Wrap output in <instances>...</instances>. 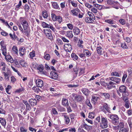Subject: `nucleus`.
<instances>
[{
    "label": "nucleus",
    "mask_w": 132,
    "mask_h": 132,
    "mask_svg": "<svg viewBox=\"0 0 132 132\" xmlns=\"http://www.w3.org/2000/svg\"><path fill=\"white\" fill-rule=\"evenodd\" d=\"M127 88L124 85H122L119 87V90L121 93H122V97L124 98L125 97L129 95L128 92L126 91Z\"/></svg>",
    "instance_id": "nucleus-1"
},
{
    "label": "nucleus",
    "mask_w": 132,
    "mask_h": 132,
    "mask_svg": "<svg viewBox=\"0 0 132 132\" xmlns=\"http://www.w3.org/2000/svg\"><path fill=\"white\" fill-rule=\"evenodd\" d=\"M2 73L4 75L5 79L7 81H9L10 76L12 75L11 72L9 68H7V70L3 71Z\"/></svg>",
    "instance_id": "nucleus-2"
},
{
    "label": "nucleus",
    "mask_w": 132,
    "mask_h": 132,
    "mask_svg": "<svg viewBox=\"0 0 132 132\" xmlns=\"http://www.w3.org/2000/svg\"><path fill=\"white\" fill-rule=\"evenodd\" d=\"M73 95L74 97V100L75 102H82L84 99L83 96L75 94H73Z\"/></svg>",
    "instance_id": "nucleus-3"
},
{
    "label": "nucleus",
    "mask_w": 132,
    "mask_h": 132,
    "mask_svg": "<svg viewBox=\"0 0 132 132\" xmlns=\"http://www.w3.org/2000/svg\"><path fill=\"white\" fill-rule=\"evenodd\" d=\"M101 122L100 126L102 128H104L108 127V121L106 118L102 117L101 119Z\"/></svg>",
    "instance_id": "nucleus-4"
},
{
    "label": "nucleus",
    "mask_w": 132,
    "mask_h": 132,
    "mask_svg": "<svg viewBox=\"0 0 132 132\" xmlns=\"http://www.w3.org/2000/svg\"><path fill=\"white\" fill-rule=\"evenodd\" d=\"M110 118L112 120V123L114 125H117L118 123L119 118L116 114H110Z\"/></svg>",
    "instance_id": "nucleus-5"
},
{
    "label": "nucleus",
    "mask_w": 132,
    "mask_h": 132,
    "mask_svg": "<svg viewBox=\"0 0 132 132\" xmlns=\"http://www.w3.org/2000/svg\"><path fill=\"white\" fill-rule=\"evenodd\" d=\"M20 21L23 26L24 30H26L28 26V23L23 17H21L20 19Z\"/></svg>",
    "instance_id": "nucleus-6"
},
{
    "label": "nucleus",
    "mask_w": 132,
    "mask_h": 132,
    "mask_svg": "<svg viewBox=\"0 0 132 132\" xmlns=\"http://www.w3.org/2000/svg\"><path fill=\"white\" fill-rule=\"evenodd\" d=\"M44 32L48 39L51 41L53 40V37L51 34V31L50 29H45L44 30Z\"/></svg>",
    "instance_id": "nucleus-7"
},
{
    "label": "nucleus",
    "mask_w": 132,
    "mask_h": 132,
    "mask_svg": "<svg viewBox=\"0 0 132 132\" xmlns=\"http://www.w3.org/2000/svg\"><path fill=\"white\" fill-rule=\"evenodd\" d=\"M64 49L67 52H70L72 50V46L69 44H65L63 46Z\"/></svg>",
    "instance_id": "nucleus-8"
},
{
    "label": "nucleus",
    "mask_w": 132,
    "mask_h": 132,
    "mask_svg": "<svg viewBox=\"0 0 132 132\" xmlns=\"http://www.w3.org/2000/svg\"><path fill=\"white\" fill-rule=\"evenodd\" d=\"M37 86L39 87H42L44 85L43 81L40 79H37L35 80Z\"/></svg>",
    "instance_id": "nucleus-9"
},
{
    "label": "nucleus",
    "mask_w": 132,
    "mask_h": 132,
    "mask_svg": "<svg viewBox=\"0 0 132 132\" xmlns=\"http://www.w3.org/2000/svg\"><path fill=\"white\" fill-rule=\"evenodd\" d=\"M103 106L102 108H103V109H102V111L105 113H106V111L104 110V108L105 110L109 113H111L110 109V108L108 106L107 104L105 103L103 105Z\"/></svg>",
    "instance_id": "nucleus-10"
},
{
    "label": "nucleus",
    "mask_w": 132,
    "mask_h": 132,
    "mask_svg": "<svg viewBox=\"0 0 132 132\" xmlns=\"http://www.w3.org/2000/svg\"><path fill=\"white\" fill-rule=\"evenodd\" d=\"M99 45H97L96 48V51L97 53L100 55H102L103 51V49L102 47L99 46Z\"/></svg>",
    "instance_id": "nucleus-11"
},
{
    "label": "nucleus",
    "mask_w": 132,
    "mask_h": 132,
    "mask_svg": "<svg viewBox=\"0 0 132 132\" xmlns=\"http://www.w3.org/2000/svg\"><path fill=\"white\" fill-rule=\"evenodd\" d=\"M50 77L51 78L56 79L58 77V75L56 72L52 71L50 74Z\"/></svg>",
    "instance_id": "nucleus-12"
},
{
    "label": "nucleus",
    "mask_w": 132,
    "mask_h": 132,
    "mask_svg": "<svg viewBox=\"0 0 132 132\" xmlns=\"http://www.w3.org/2000/svg\"><path fill=\"white\" fill-rule=\"evenodd\" d=\"M109 79L111 81L116 82L117 84H119L120 81V79L118 77H111L109 78Z\"/></svg>",
    "instance_id": "nucleus-13"
},
{
    "label": "nucleus",
    "mask_w": 132,
    "mask_h": 132,
    "mask_svg": "<svg viewBox=\"0 0 132 132\" xmlns=\"http://www.w3.org/2000/svg\"><path fill=\"white\" fill-rule=\"evenodd\" d=\"M71 12L74 15L78 16V13L80 11L78 8H77L71 10Z\"/></svg>",
    "instance_id": "nucleus-14"
},
{
    "label": "nucleus",
    "mask_w": 132,
    "mask_h": 132,
    "mask_svg": "<svg viewBox=\"0 0 132 132\" xmlns=\"http://www.w3.org/2000/svg\"><path fill=\"white\" fill-rule=\"evenodd\" d=\"M9 35L11 39L13 40L18 41L19 40V39L17 36L15 35V33H14L13 35L10 33Z\"/></svg>",
    "instance_id": "nucleus-15"
},
{
    "label": "nucleus",
    "mask_w": 132,
    "mask_h": 132,
    "mask_svg": "<svg viewBox=\"0 0 132 132\" xmlns=\"http://www.w3.org/2000/svg\"><path fill=\"white\" fill-rule=\"evenodd\" d=\"M99 99V97L94 96H92L91 100L94 104L95 105L97 103V101Z\"/></svg>",
    "instance_id": "nucleus-16"
},
{
    "label": "nucleus",
    "mask_w": 132,
    "mask_h": 132,
    "mask_svg": "<svg viewBox=\"0 0 132 132\" xmlns=\"http://www.w3.org/2000/svg\"><path fill=\"white\" fill-rule=\"evenodd\" d=\"M62 104L65 106L68 107L69 106V103L67 99L63 98L62 100Z\"/></svg>",
    "instance_id": "nucleus-17"
},
{
    "label": "nucleus",
    "mask_w": 132,
    "mask_h": 132,
    "mask_svg": "<svg viewBox=\"0 0 132 132\" xmlns=\"http://www.w3.org/2000/svg\"><path fill=\"white\" fill-rule=\"evenodd\" d=\"M95 19L92 18L91 17H86L85 18V21L87 23H91L93 22L94 20Z\"/></svg>",
    "instance_id": "nucleus-18"
},
{
    "label": "nucleus",
    "mask_w": 132,
    "mask_h": 132,
    "mask_svg": "<svg viewBox=\"0 0 132 132\" xmlns=\"http://www.w3.org/2000/svg\"><path fill=\"white\" fill-rule=\"evenodd\" d=\"M65 35L66 36L69 38H72L73 37L72 31L70 30L66 31L65 33Z\"/></svg>",
    "instance_id": "nucleus-19"
},
{
    "label": "nucleus",
    "mask_w": 132,
    "mask_h": 132,
    "mask_svg": "<svg viewBox=\"0 0 132 132\" xmlns=\"http://www.w3.org/2000/svg\"><path fill=\"white\" fill-rule=\"evenodd\" d=\"M29 102L31 106H34L36 105L37 101L34 98H31L29 100Z\"/></svg>",
    "instance_id": "nucleus-20"
},
{
    "label": "nucleus",
    "mask_w": 132,
    "mask_h": 132,
    "mask_svg": "<svg viewBox=\"0 0 132 132\" xmlns=\"http://www.w3.org/2000/svg\"><path fill=\"white\" fill-rule=\"evenodd\" d=\"M19 52L21 56L23 55L26 53V50L25 48L24 47L20 48L19 50Z\"/></svg>",
    "instance_id": "nucleus-21"
},
{
    "label": "nucleus",
    "mask_w": 132,
    "mask_h": 132,
    "mask_svg": "<svg viewBox=\"0 0 132 132\" xmlns=\"http://www.w3.org/2000/svg\"><path fill=\"white\" fill-rule=\"evenodd\" d=\"M6 66V64L5 62L2 61H0V67H2V70L3 71H5Z\"/></svg>",
    "instance_id": "nucleus-22"
},
{
    "label": "nucleus",
    "mask_w": 132,
    "mask_h": 132,
    "mask_svg": "<svg viewBox=\"0 0 132 132\" xmlns=\"http://www.w3.org/2000/svg\"><path fill=\"white\" fill-rule=\"evenodd\" d=\"M0 122L1 125L3 127L5 128V126L6 124V121L5 119L2 118H0Z\"/></svg>",
    "instance_id": "nucleus-23"
},
{
    "label": "nucleus",
    "mask_w": 132,
    "mask_h": 132,
    "mask_svg": "<svg viewBox=\"0 0 132 132\" xmlns=\"http://www.w3.org/2000/svg\"><path fill=\"white\" fill-rule=\"evenodd\" d=\"M101 95L104 96V98L106 99H109L110 97V95L108 93H101Z\"/></svg>",
    "instance_id": "nucleus-24"
},
{
    "label": "nucleus",
    "mask_w": 132,
    "mask_h": 132,
    "mask_svg": "<svg viewBox=\"0 0 132 132\" xmlns=\"http://www.w3.org/2000/svg\"><path fill=\"white\" fill-rule=\"evenodd\" d=\"M73 32L75 35H78L80 32V30L77 27H75L73 30Z\"/></svg>",
    "instance_id": "nucleus-25"
},
{
    "label": "nucleus",
    "mask_w": 132,
    "mask_h": 132,
    "mask_svg": "<svg viewBox=\"0 0 132 132\" xmlns=\"http://www.w3.org/2000/svg\"><path fill=\"white\" fill-rule=\"evenodd\" d=\"M12 52L13 53L17 54H18V50L17 47L15 46H14L12 48Z\"/></svg>",
    "instance_id": "nucleus-26"
},
{
    "label": "nucleus",
    "mask_w": 132,
    "mask_h": 132,
    "mask_svg": "<svg viewBox=\"0 0 132 132\" xmlns=\"http://www.w3.org/2000/svg\"><path fill=\"white\" fill-rule=\"evenodd\" d=\"M114 83L113 82L111 81H110L107 85V88L109 89L112 88L114 87Z\"/></svg>",
    "instance_id": "nucleus-27"
},
{
    "label": "nucleus",
    "mask_w": 132,
    "mask_h": 132,
    "mask_svg": "<svg viewBox=\"0 0 132 132\" xmlns=\"http://www.w3.org/2000/svg\"><path fill=\"white\" fill-rule=\"evenodd\" d=\"M83 53H84L85 55L87 56H90L91 55V54L89 51L88 50L84 49L83 51Z\"/></svg>",
    "instance_id": "nucleus-28"
},
{
    "label": "nucleus",
    "mask_w": 132,
    "mask_h": 132,
    "mask_svg": "<svg viewBox=\"0 0 132 132\" xmlns=\"http://www.w3.org/2000/svg\"><path fill=\"white\" fill-rule=\"evenodd\" d=\"M86 104L90 108V109L92 108V105L90 102V100L89 99H87L86 100Z\"/></svg>",
    "instance_id": "nucleus-29"
},
{
    "label": "nucleus",
    "mask_w": 132,
    "mask_h": 132,
    "mask_svg": "<svg viewBox=\"0 0 132 132\" xmlns=\"http://www.w3.org/2000/svg\"><path fill=\"white\" fill-rule=\"evenodd\" d=\"M82 92L86 95L87 96L89 94L88 90L86 88H84L82 89Z\"/></svg>",
    "instance_id": "nucleus-30"
},
{
    "label": "nucleus",
    "mask_w": 132,
    "mask_h": 132,
    "mask_svg": "<svg viewBox=\"0 0 132 132\" xmlns=\"http://www.w3.org/2000/svg\"><path fill=\"white\" fill-rule=\"evenodd\" d=\"M2 54L6 57L7 55V53L6 48H2Z\"/></svg>",
    "instance_id": "nucleus-31"
},
{
    "label": "nucleus",
    "mask_w": 132,
    "mask_h": 132,
    "mask_svg": "<svg viewBox=\"0 0 132 132\" xmlns=\"http://www.w3.org/2000/svg\"><path fill=\"white\" fill-rule=\"evenodd\" d=\"M39 87L35 86L32 88V90H34L35 92L38 93L40 91V90L39 88Z\"/></svg>",
    "instance_id": "nucleus-32"
},
{
    "label": "nucleus",
    "mask_w": 132,
    "mask_h": 132,
    "mask_svg": "<svg viewBox=\"0 0 132 132\" xmlns=\"http://www.w3.org/2000/svg\"><path fill=\"white\" fill-rule=\"evenodd\" d=\"M43 17L45 18H47L48 16V14L46 11H44L42 12Z\"/></svg>",
    "instance_id": "nucleus-33"
},
{
    "label": "nucleus",
    "mask_w": 132,
    "mask_h": 132,
    "mask_svg": "<svg viewBox=\"0 0 132 132\" xmlns=\"http://www.w3.org/2000/svg\"><path fill=\"white\" fill-rule=\"evenodd\" d=\"M105 22L109 24H114V21L111 19H106Z\"/></svg>",
    "instance_id": "nucleus-34"
},
{
    "label": "nucleus",
    "mask_w": 132,
    "mask_h": 132,
    "mask_svg": "<svg viewBox=\"0 0 132 132\" xmlns=\"http://www.w3.org/2000/svg\"><path fill=\"white\" fill-rule=\"evenodd\" d=\"M31 66L32 68H34L35 69H37L38 66L36 63L33 62L31 64Z\"/></svg>",
    "instance_id": "nucleus-35"
},
{
    "label": "nucleus",
    "mask_w": 132,
    "mask_h": 132,
    "mask_svg": "<svg viewBox=\"0 0 132 132\" xmlns=\"http://www.w3.org/2000/svg\"><path fill=\"white\" fill-rule=\"evenodd\" d=\"M40 72H42L44 69V67L42 65H40L38 66L37 69Z\"/></svg>",
    "instance_id": "nucleus-36"
},
{
    "label": "nucleus",
    "mask_w": 132,
    "mask_h": 132,
    "mask_svg": "<svg viewBox=\"0 0 132 132\" xmlns=\"http://www.w3.org/2000/svg\"><path fill=\"white\" fill-rule=\"evenodd\" d=\"M64 117L65 118L64 120L65 121V123L66 124L69 123L70 121L69 117L65 115Z\"/></svg>",
    "instance_id": "nucleus-37"
},
{
    "label": "nucleus",
    "mask_w": 132,
    "mask_h": 132,
    "mask_svg": "<svg viewBox=\"0 0 132 132\" xmlns=\"http://www.w3.org/2000/svg\"><path fill=\"white\" fill-rule=\"evenodd\" d=\"M79 41L78 42L77 44V46L81 48H82L83 47V46L82 45V44L83 43V41L82 40H79Z\"/></svg>",
    "instance_id": "nucleus-38"
},
{
    "label": "nucleus",
    "mask_w": 132,
    "mask_h": 132,
    "mask_svg": "<svg viewBox=\"0 0 132 132\" xmlns=\"http://www.w3.org/2000/svg\"><path fill=\"white\" fill-rule=\"evenodd\" d=\"M84 128L88 131H89L91 127L87 125L85 123L83 125V127Z\"/></svg>",
    "instance_id": "nucleus-39"
},
{
    "label": "nucleus",
    "mask_w": 132,
    "mask_h": 132,
    "mask_svg": "<svg viewBox=\"0 0 132 132\" xmlns=\"http://www.w3.org/2000/svg\"><path fill=\"white\" fill-rule=\"evenodd\" d=\"M0 44L2 48H6V45L4 41H2L0 42Z\"/></svg>",
    "instance_id": "nucleus-40"
},
{
    "label": "nucleus",
    "mask_w": 132,
    "mask_h": 132,
    "mask_svg": "<svg viewBox=\"0 0 132 132\" xmlns=\"http://www.w3.org/2000/svg\"><path fill=\"white\" fill-rule=\"evenodd\" d=\"M42 25L44 28H49L50 26V24H48L45 22H43Z\"/></svg>",
    "instance_id": "nucleus-41"
},
{
    "label": "nucleus",
    "mask_w": 132,
    "mask_h": 132,
    "mask_svg": "<svg viewBox=\"0 0 132 132\" xmlns=\"http://www.w3.org/2000/svg\"><path fill=\"white\" fill-rule=\"evenodd\" d=\"M51 15L53 21H56L57 16H56L55 14L53 13H52Z\"/></svg>",
    "instance_id": "nucleus-42"
},
{
    "label": "nucleus",
    "mask_w": 132,
    "mask_h": 132,
    "mask_svg": "<svg viewBox=\"0 0 132 132\" xmlns=\"http://www.w3.org/2000/svg\"><path fill=\"white\" fill-rule=\"evenodd\" d=\"M132 118L130 117L128 118L127 122L129 125V126L130 127L132 126V124L131 123Z\"/></svg>",
    "instance_id": "nucleus-43"
},
{
    "label": "nucleus",
    "mask_w": 132,
    "mask_h": 132,
    "mask_svg": "<svg viewBox=\"0 0 132 132\" xmlns=\"http://www.w3.org/2000/svg\"><path fill=\"white\" fill-rule=\"evenodd\" d=\"M11 86L10 85H8L7 87L5 88L6 92L8 94H10V93L9 92V90L11 89Z\"/></svg>",
    "instance_id": "nucleus-44"
},
{
    "label": "nucleus",
    "mask_w": 132,
    "mask_h": 132,
    "mask_svg": "<svg viewBox=\"0 0 132 132\" xmlns=\"http://www.w3.org/2000/svg\"><path fill=\"white\" fill-rule=\"evenodd\" d=\"M44 57L46 60L48 61L50 60V55L49 54H46L45 53Z\"/></svg>",
    "instance_id": "nucleus-45"
},
{
    "label": "nucleus",
    "mask_w": 132,
    "mask_h": 132,
    "mask_svg": "<svg viewBox=\"0 0 132 132\" xmlns=\"http://www.w3.org/2000/svg\"><path fill=\"white\" fill-rule=\"evenodd\" d=\"M20 64L23 67H26L27 66V64L24 61H20Z\"/></svg>",
    "instance_id": "nucleus-46"
},
{
    "label": "nucleus",
    "mask_w": 132,
    "mask_h": 132,
    "mask_svg": "<svg viewBox=\"0 0 132 132\" xmlns=\"http://www.w3.org/2000/svg\"><path fill=\"white\" fill-rule=\"evenodd\" d=\"M94 7L97 8L99 10H101L102 9L103 6L102 5H98L97 4H94Z\"/></svg>",
    "instance_id": "nucleus-47"
},
{
    "label": "nucleus",
    "mask_w": 132,
    "mask_h": 132,
    "mask_svg": "<svg viewBox=\"0 0 132 132\" xmlns=\"http://www.w3.org/2000/svg\"><path fill=\"white\" fill-rule=\"evenodd\" d=\"M71 56L72 57L74 60H77L78 59V56L74 53H72L71 54Z\"/></svg>",
    "instance_id": "nucleus-48"
},
{
    "label": "nucleus",
    "mask_w": 132,
    "mask_h": 132,
    "mask_svg": "<svg viewBox=\"0 0 132 132\" xmlns=\"http://www.w3.org/2000/svg\"><path fill=\"white\" fill-rule=\"evenodd\" d=\"M88 14L89 16V17H91V18L93 19H95V16L94 14L92 13V12L88 11Z\"/></svg>",
    "instance_id": "nucleus-49"
},
{
    "label": "nucleus",
    "mask_w": 132,
    "mask_h": 132,
    "mask_svg": "<svg viewBox=\"0 0 132 132\" xmlns=\"http://www.w3.org/2000/svg\"><path fill=\"white\" fill-rule=\"evenodd\" d=\"M111 75L112 76L118 77H119V73L118 72L116 71L112 72Z\"/></svg>",
    "instance_id": "nucleus-50"
},
{
    "label": "nucleus",
    "mask_w": 132,
    "mask_h": 132,
    "mask_svg": "<svg viewBox=\"0 0 132 132\" xmlns=\"http://www.w3.org/2000/svg\"><path fill=\"white\" fill-rule=\"evenodd\" d=\"M30 57L31 59L35 56V52L34 51H32L29 54Z\"/></svg>",
    "instance_id": "nucleus-51"
},
{
    "label": "nucleus",
    "mask_w": 132,
    "mask_h": 132,
    "mask_svg": "<svg viewBox=\"0 0 132 132\" xmlns=\"http://www.w3.org/2000/svg\"><path fill=\"white\" fill-rule=\"evenodd\" d=\"M121 47L123 48L127 49H128V48L126 43H121Z\"/></svg>",
    "instance_id": "nucleus-52"
},
{
    "label": "nucleus",
    "mask_w": 132,
    "mask_h": 132,
    "mask_svg": "<svg viewBox=\"0 0 132 132\" xmlns=\"http://www.w3.org/2000/svg\"><path fill=\"white\" fill-rule=\"evenodd\" d=\"M52 5L54 8L55 9H57L59 7V6L57 3L55 2H53L52 3Z\"/></svg>",
    "instance_id": "nucleus-53"
},
{
    "label": "nucleus",
    "mask_w": 132,
    "mask_h": 132,
    "mask_svg": "<svg viewBox=\"0 0 132 132\" xmlns=\"http://www.w3.org/2000/svg\"><path fill=\"white\" fill-rule=\"evenodd\" d=\"M52 112L54 115H56L58 114V112L56 111V109L54 108H53L52 109Z\"/></svg>",
    "instance_id": "nucleus-54"
},
{
    "label": "nucleus",
    "mask_w": 132,
    "mask_h": 132,
    "mask_svg": "<svg viewBox=\"0 0 132 132\" xmlns=\"http://www.w3.org/2000/svg\"><path fill=\"white\" fill-rule=\"evenodd\" d=\"M62 20V18L61 16H57L56 19V21L59 22V23H61Z\"/></svg>",
    "instance_id": "nucleus-55"
},
{
    "label": "nucleus",
    "mask_w": 132,
    "mask_h": 132,
    "mask_svg": "<svg viewBox=\"0 0 132 132\" xmlns=\"http://www.w3.org/2000/svg\"><path fill=\"white\" fill-rule=\"evenodd\" d=\"M11 82L13 84L14 83L16 80V79L13 76L11 77Z\"/></svg>",
    "instance_id": "nucleus-56"
},
{
    "label": "nucleus",
    "mask_w": 132,
    "mask_h": 132,
    "mask_svg": "<svg viewBox=\"0 0 132 132\" xmlns=\"http://www.w3.org/2000/svg\"><path fill=\"white\" fill-rule=\"evenodd\" d=\"M128 130L126 128H121L119 130V132H128Z\"/></svg>",
    "instance_id": "nucleus-57"
},
{
    "label": "nucleus",
    "mask_w": 132,
    "mask_h": 132,
    "mask_svg": "<svg viewBox=\"0 0 132 132\" xmlns=\"http://www.w3.org/2000/svg\"><path fill=\"white\" fill-rule=\"evenodd\" d=\"M49 28L51 29L54 32H55L56 30V29L53 27L52 24H50Z\"/></svg>",
    "instance_id": "nucleus-58"
},
{
    "label": "nucleus",
    "mask_w": 132,
    "mask_h": 132,
    "mask_svg": "<svg viewBox=\"0 0 132 132\" xmlns=\"http://www.w3.org/2000/svg\"><path fill=\"white\" fill-rule=\"evenodd\" d=\"M94 113L92 112H90L89 113L88 117L91 119H93L94 118Z\"/></svg>",
    "instance_id": "nucleus-59"
},
{
    "label": "nucleus",
    "mask_w": 132,
    "mask_h": 132,
    "mask_svg": "<svg viewBox=\"0 0 132 132\" xmlns=\"http://www.w3.org/2000/svg\"><path fill=\"white\" fill-rule=\"evenodd\" d=\"M20 130L21 132H26L27 131V129L23 127H20Z\"/></svg>",
    "instance_id": "nucleus-60"
},
{
    "label": "nucleus",
    "mask_w": 132,
    "mask_h": 132,
    "mask_svg": "<svg viewBox=\"0 0 132 132\" xmlns=\"http://www.w3.org/2000/svg\"><path fill=\"white\" fill-rule=\"evenodd\" d=\"M91 11L94 13H96L97 12V9L94 7L92 8L91 9Z\"/></svg>",
    "instance_id": "nucleus-61"
},
{
    "label": "nucleus",
    "mask_w": 132,
    "mask_h": 132,
    "mask_svg": "<svg viewBox=\"0 0 132 132\" xmlns=\"http://www.w3.org/2000/svg\"><path fill=\"white\" fill-rule=\"evenodd\" d=\"M119 22L122 24L123 25L125 24V20L123 19H121L119 20Z\"/></svg>",
    "instance_id": "nucleus-62"
},
{
    "label": "nucleus",
    "mask_w": 132,
    "mask_h": 132,
    "mask_svg": "<svg viewBox=\"0 0 132 132\" xmlns=\"http://www.w3.org/2000/svg\"><path fill=\"white\" fill-rule=\"evenodd\" d=\"M29 6L27 4H26L24 7V8L26 11H28L29 10Z\"/></svg>",
    "instance_id": "nucleus-63"
},
{
    "label": "nucleus",
    "mask_w": 132,
    "mask_h": 132,
    "mask_svg": "<svg viewBox=\"0 0 132 132\" xmlns=\"http://www.w3.org/2000/svg\"><path fill=\"white\" fill-rule=\"evenodd\" d=\"M67 26L68 28L70 30H72L73 28V25L71 24H67Z\"/></svg>",
    "instance_id": "nucleus-64"
}]
</instances>
